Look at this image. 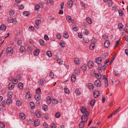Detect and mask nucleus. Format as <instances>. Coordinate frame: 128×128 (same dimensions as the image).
<instances>
[{
  "mask_svg": "<svg viewBox=\"0 0 128 128\" xmlns=\"http://www.w3.org/2000/svg\"><path fill=\"white\" fill-rule=\"evenodd\" d=\"M93 63L92 61H90L88 64V66L89 68H92L93 65Z\"/></svg>",
  "mask_w": 128,
  "mask_h": 128,
  "instance_id": "a211bd4d",
  "label": "nucleus"
},
{
  "mask_svg": "<svg viewBox=\"0 0 128 128\" xmlns=\"http://www.w3.org/2000/svg\"><path fill=\"white\" fill-rule=\"evenodd\" d=\"M50 76L52 79L54 78V74L52 72H51L50 73Z\"/></svg>",
  "mask_w": 128,
  "mask_h": 128,
  "instance_id": "4d7b16f0",
  "label": "nucleus"
},
{
  "mask_svg": "<svg viewBox=\"0 0 128 128\" xmlns=\"http://www.w3.org/2000/svg\"><path fill=\"white\" fill-rule=\"evenodd\" d=\"M43 125L44 128H48V124L46 122H44Z\"/></svg>",
  "mask_w": 128,
  "mask_h": 128,
  "instance_id": "13d9d810",
  "label": "nucleus"
},
{
  "mask_svg": "<svg viewBox=\"0 0 128 128\" xmlns=\"http://www.w3.org/2000/svg\"><path fill=\"white\" fill-rule=\"evenodd\" d=\"M0 126L2 128H5V125L2 122H0Z\"/></svg>",
  "mask_w": 128,
  "mask_h": 128,
  "instance_id": "a18cd8bd",
  "label": "nucleus"
},
{
  "mask_svg": "<svg viewBox=\"0 0 128 128\" xmlns=\"http://www.w3.org/2000/svg\"><path fill=\"white\" fill-rule=\"evenodd\" d=\"M66 18L67 21L69 22H70L72 20L71 17L70 16H67Z\"/></svg>",
  "mask_w": 128,
  "mask_h": 128,
  "instance_id": "c85d7f7f",
  "label": "nucleus"
},
{
  "mask_svg": "<svg viewBox=\"0 0 128 128\" xmlns=\"http://www.w3.org/2000/svg\"><path fill=\"white\" fill-rule=\"evenodd\" d=\"M20 52L22 53L24 52L26 50L25 47L23 46L20 47Z\"/></svg>",
  "mask_w": 128,
  "mask_h": 128,
  "instance_id": "f3484780",
  "label": "nucleus"
},
{
  "mask_svg": "<svg viewBox=\"0 0 128 128\" xmlns=\"http://www.w3.org/2000/svg\"><path fill=\"white\" fill-rule=\"evenodd\" d=\"M14 84L12 83H10L8 85V88L10 90H12L14 88Z\"/></svg>",
  "mask_w": 128,
  "mask_h": 128,
  "instance_id": "4468645a",
  "label": "nucleus"
},
{
  "mask_svg": "<svg viewBox=\"0 0 128 128\" xmlns=\"http://www.w3.org/2000/svg\"><path fill=\"white\" fill-rule=\"evenodd\" d=\"M42 109L45 111H46L48 110V106L47 105L44 104L42 106Z\"/></svg>",
  "mask_w": 128,
  "mask_h": 128,
  "instance_id": "2f4dec72",
  "label": "nucleus"
},
{
  "mask_svg": "<svg viewBox=\"0 0 128 128\" xmlns=\"http://www.w3.org/2000/svg\"><path fill=\"white\" fill-rule=\"evenodd\" d=\"M86 120H81L80 122L79 125V127L80 128H83L84 126V123L85 122Z\"/></svg>",
  "mask_w": 128,
  "mask_h": 128,
  "instance_id": "1a4fd4ad",
  "label": "nucleus"
},
{
  "mask_svg": "<svg viewBox=\"0 0 128 128\" xmlns=\"http://www.w3.org/2000/svg\"><path fill=\"white\" fill-rule=\"evenodd\" d=\"M73 4V2L72 0H70L69 1L68 3V7L69 8H71Z\"/></svg>",
  "mask_w": 128,
  "mask_h": 128,
  "instance_id": "a878e982",
  "label": "nucleus"
},
{
  "mask_svg": "<svg viewBox=\"0 0 128 128\" xmlns=\"http://www.w3.org/2000/svg\"><path fill=\"white\" fill-rule=\"evenodd\" d=\"M75 92L76 95H79L80 94V92L78 88H76V89Z\"/></svg>",
  "mask_w": 128,
  "mask_h": 128,
  "instance_id": "79ce46f5",
  "label": "nucleus"
},
{
  "mask_svg": "<svg viewBox=\"0 0 128 128\" xmlns=\"http://www.w3.org/2000/svg\"><path fill=\"white\" fill-rule=\"evenodd\" d=\"M72 29L74 31H76L78 30L77 26L76 25H74L72 27Z\"/></svg>",
  "mask_w": 128,
  "mask_h": 128,
  "instance_id": "4c0bfd02",
  "label": "nucleus"
},
{
  "mask_svg": "<svg viewBox=\"0 0 128 128\" xmlns=\"http://www.w3.org/2000/svg\"><path fill=\"white\" fill-rule=\"evenodd\" d=\"M76 79V76L74 74H73L72 75L71 77V81L72 82H74Z\"/></svg>",
  "mask_w": 128,
  "mask_h": 128,
  "instance_id": "2eb2a0df",
  "label": "nucleus"
},
{
  "mask_svg": "<svg viewBox=\"0 0 128 128\" xmlns=\"http://www.w3.org/2000/svg\"><path fill=\"white\" fill-rule=\"evenodd\" d=\"M86 65L85 64H83L82 67V69L84 71L86 70Z\"/></svg>",
  "mask_w": 128,
  "mask_h": 128,
  "instance_id": "a19ab883",
  "label": "nucleus"
},
{
  "mask_svg": "<svg viewBox=\"0 0 128 128\" xmlns=\"http://www.w3.org/2000/svg\"><path fill=\"white\" fill-rule=\"evenodd\" d=\"M14 14V11L12 10H11L9 12V14L10 16L13 15Z\"/></svg>",
  "mask_w": 128,
  "mask_h": 128,
  "instance_id": "5fc2aeb1",
  "label": "nucleus"
},
{
  "mask_svg": "<svg viewBox=\"0 0 128 128\" xmlns=\"http://www.w3.org/2000/svg\"><path fill=\"white\" fill-rule=\"evenodd\" d=\"M24 84L22 82H20L18 84V87L20 90L22 89L23 88Z\"/></svg>",
  "mask_w": 128,
  "mask_h": 128,
  "instance_id": "6ab92c4d",
  "label": "nucleus"
},
{
  "mask_svg": "<svg viewBox=\"0 0 128 128\" xmlns=\"http://www.w3.org/2000/svg\"><path fill=\"white\" fill-rule=\"evenodd\" d=\"M44 38L45 40H48L49 39V38L48 36L46 34H45L44 35Z\"/></svg>",
  "mask_w": 128,
  "mask_h": 128,
  "instance_id": "338daca9",
  "label": "nucleus"
},
{
  "mask_svg": "<svg viewBox=\"0 0 128 128\" xmlns=\"http://www.w3.org/2000/svg\"><path fill=\"white\" fill-rule=\"evenodd\" d=\"M46 82L45 80L44 79L42 78L40 79V80L38 81V82L39 85H42L44 84V82Z\"/></svg>",
  "mask_w": 128,
  "mask_h": 128,
  "instance_id": "6e6552de",
  "label": "nucleus"
},
{
  "mask_svg": "<svg viewBox=\"0 0 128 128\" xmlns=\"http://www.w3.org/2000/svg\"><path fill=\"white\" fill-rule=\"evenodd\" d=\"M64 37L65 38H68V33L67 32H64L63 34Z\"/></svg>",
  "mask_w": 128,
  "mask_h": 128,
  "instance_id": "b1692460",
  "label": "nucleus"
},
{
  "mask_svg": "<svg viewBox=\"0 0 128 128\" xmlns=\"http://www.w3.org/2000/svg\"><path fill=\"white\" fill-rule=\"evenodd\" d=\"M86 21L89 24H91L92 23L91 20L89 18H86Z\"/></svg>",
  "mask_w": 128,
  "mask_h": 128,
  "instance_id": "de8ad7c7",
  "label": "nucleus"
},
{
  "mask_svg": "<svg viewBox=\"0 0 128 128\" xmlns=\"http://www.w3.org/2000/svg\"><path fill=\"white\" fill-rule=\"evenodd\" d=\"M46 54L50 57L52 56V54L51 52L49 51H48L47 52Z\"/></svg>",
  "mask_w": 128,
  "mask_h": 128,
  "instance_id": "c756f323",
  "label": "nucleus"
},
{
  "mask_svg": "<svg viewBox=\"0 0 128 128\" xmlns=\"http://www.w3.org/2000/svg\"><path fill=\"white\" fill-rule=\"evenodd\" d=\"M6 28V26L4 24H2L0 26V29L1 30H3L4 31Z\"/></svg>",
  "mask_w": 128,
  "mask_h": 128,
  "instance_id": "f8f14e48",
  "label": "nucleus"
},
{
  "mask_svg": "<svg viewBox=\"0 0 128 128\" xmlns=\"http://www.w3.org/2000/svg\"><path fill=\"white\" fill-rule=\"evenodd\" d=\"M83 34L84 35H87L88 34V32L87 30L85 29L83 32Z\"/></svg>",
  "mask_w": 128,
  "mask_h": 128,
  "instance_id": "ea45409f",
  "label": "nucleus"
},
{
  "mask_svg": "<svg viewBox=\"0 0 128 128\" xmlns=\"http://www.w3.org/2000/svg\"><path fill=\"white\" fill-rule=\"evenodd\" d=\"M40 51L39 49H36L35 50L34 52V54L36 56L38 55L40 53Z\"/></svg>",
  "mask_w": 128,
  "mask_h": 128,
  "instance_id": "aec40b11",
  "label": "nucleus"
},
{
  "mask_svg": "<svg viewBox=\"0 0 128 128\" xmlns=\"http://www.w3.org/2000/svg\"><path fill=\"white\" fill-rule=\"evenodd\" d=\"M40 112L36 111L35 113L36 115L38 118H39L40 116Z\"/></svg>",
  "mask_w": 128,
  "mask_h": 128,
  "instance_id": "473e14b6",
  "label": "nucleus"
},
{
  "mask_svg": "<svg viewBox=\"0 0 128 128\" xmlns=\"http://www.w3.org/2000/svg\"><path fill=\"white\" fill-rule=\"evenodd\" d=\"M19 117L21 119L23 120H24L25 118V116L23 113H20V114Z\"/></svg>",
  "mask_w": 128,
  "mask_h": 128,
  "instance_id": "ddd939ff",
  "label": "nucleus"
},
{
  "mask_svg": "<svg viewBox=\"0 0 128 128\" xmlns=\"http://www.w3.org/2000/svg\"><path fill=\"white\" fill-rule=\"evenodd\" d=\"M30 92H28L27 94L26 95V99L28 100L29 98H30Z\"/></svg>",
  "mask_w": 128,
  "mask_h": 128,
  "instance_id": "c9c22d12",
  "label": "nucleus"
},
{
  "mask_svg": "<svg viewBox=\"0 0 128 128\" xmlns=\"http://www.w3.org/2000/svg\"><path fill=\"white\" fill-rule=\"evenodd\" d=\"M6 52L8 55L11 56L12 54L13 50L12 48L11 47L8 48L6 50Z\"/></svg>",
  "mask_w": 128,
  "mask_h": 128,
  "instance_id": "f03ea898",
  "label": "nucleus"
},
{
  "mask_svg": "<svg viewBox=\"0 0 128 128\" xmlns=\"http://www.w3.org/2000/svg\"><path fill=\"white\" fill-rule=\"evenodd\" d=\"M94 84L96 86L99 87L100 86L101 83L99 80H97L95 81Z\"/></svg>",
  "mask_w": 128,
  "mask_h": 128,
  "instance_id": "20e7f679",
  "label": "nucleus"
},
{
  "mask_svg": "<svg viewBox=\"0 0 128 128\" xmlns=\"http://www.w3.org/2000/svg\"><path fill=\"white\" fill-rule=\"evenodd\" d=\"M103 76V79L105 80L104 81L105 86L106 88H107L108 86V82L107 78L105 76L102 75Z\"/></svg>",
  "mask_w": 128,
  "mask_h": 128,
  "instance_id": "7ed1b4c3",
  "label": "nucleus"
},
{
  "mask_svg": "<svg viewBox=\"0 0 128 128\" xmlns=\"http://www.w3.org/2000/svg\"><path fill=\"white\" fill-rule=\"evenodd\" d=\"M123 25L121 23H119L118 25V27L119 30H121L123 28Z\"/></svg>",
  "mask_w": 128,
  "mask_h": 128,
  "instance_id": "bb28decb",
  "label": "nucleus"
},
{
  "mask_svg": "<svg viewBox=\"0 0 128 128\" xmlns=\"http://www.w3.org/2000/svg\"><path fill=\"white\" fill-rule=\"evenodd\" d=\"M12 20L13 18L11 17H9L7 19L9 23H12L13 22Z\"/></svg>",
  "mask_w": 128,
  "mask_h": 128,
  "instance_id": "e433bc0d",
  "label": "nucleus"
},
{
  "mask_svg": "<svg viewBox=\"0 0 128 128\" xmlns=\"http://www.w3.org/2000/svg\"><path fill=\"white\" fill-rule=\"evenodd\" d=\"M2 103V105H0V110H3L4 108H2V106L4 108L5 106H4V105H5L6 103V101L5 100H3Z\"/></svg>",
  "mask_w": 128,
  "mask_h": 128,
  "instance_id": "9d476101",
  "label": "nucleus"
},
{
  "mask_svg": "<svg viewBox=\"0 0 128 128\" xmlns=\"http://www.w3.org/2000/svg\"><path fill=\"white\" fill-rule=\"evenodd\" d=\"M12 92H9L8 94V97L9 98H11L12 97Z\"/></svg>",
  "mask_w": 128,
  "mask_h": 128,
  "instance_id": "052dcab7",
  "label": "nucleus"
},
{
  "mask_svg": "<svg viewBox=\"0 0 128 128\" xmlns=\"http://www.w3.org/2000/svg\"><path fill=\"white\" fill-rule=\"evenodd\" d=\"M12 102V100L10 98H8L6 101V103L8 105L11 104Z\"/></svg>",
  "mask_w": 128,
  "mask_h": 128,
  "instance_id": "dca6fc26",
  "label": "nucleus"
},
{
  "mask_svg": "<svg viewBox=\"0 0 128 128\" xmlns=\"http://www.w3.org/2000/svg\"><path fill=\"white\" fill-rule=\"evenodd\" d=\"M56 36L57 38L59 39H60L62 37V36L60 34H57Z\"/></svg>",
  "mask_w": 128,
  "mask_h": 128,
  "instance_id": "bf43d9fd",
  "label": "nucleus"
},
{
  "mask_svg": "<svg viewBox=\"0 0 128 128\" xmlns=\"http://www.w3.org/2000/svg\"><path fill=\"white\" fill-rule=\"evenodd\" d=\"M74 73L77 75H79L80 72V71L78 69L76 68L74 70Z\"/></svg>",
  "mask_w": 128,
  "mask_h": 128,
  "instance_id": "393cba45",
  "label": "nucleus"
},
{
  "mask_svg": "<svg viewBox=\"0 0 128 128\" xmlns=\"http://www.w3.org/2000/svg\"><path fill=\"white\" fill-rule=\"evenodd\" d=\"M23 15L24 16H28L30 14V13L26 11L23 12Z\"/></svg>",
  "mask_w": 128,
  "mask_h": 128,
  "instance_id": "c03bdc74",
  "label": "nucleus"
},
{
  "mask_svg": "<svg viewBox=\"0 0 128 128\" xmlns=\"http://www.w3.org/2000/svg\"><path fill=\"white\" fill-rule=\"evenodd\" d=\"M64 91L66 94H68L69 93V91L67 88H65Z\"/></svg>",
  "mask_w": 128,
  "mask_h": 128,
  "instance_id": "6e6d98bb",
  "label": "nucleus"
},
{
  "mask_svg": "<svg viewBox=\"0 0 128 128\" xmlns=\"http://www.w3.org/2000/svg\"><path fill=\"white\" fill-rule=\"evenodd\" d=\"M99 95V93L97 90H95L94 92L93 96L95 98H96L98 97Z\"/></svg>",
  "mask_w": 128,
  "mask_h": 128,
  "instance_id": "423d86ee",
  "label": "nucleus"
},
{
  "mask_svg": "<svg viewBox=\"0 0 128 128\" xmlns=\"http://www.w3.org/2000/svg\"><path fill=\"white\" fill-rule=\"evenodd\" d=\"M39 42L40 45L41 46H43L44 44V42L42 40H39Z\"/></svg>",
  "mask_w": 128,
  "mask_h": 128,
  "instance_id": "37998d69",
  "label": "nucleus"
},
{
  "mask_svg": "<svg viewBox=\"0 0 128 128\" xmlns=\"http://www.w3.org/2000/svg\"><path fill=\"white\" fill-rule=\"evenodd\" d=\"M40 7V6L38 5H35L34 8L35 10L36 11H38L39 10Z\"/></svg>",
  "mask_w": 128,
  "mask_h": 128,
  "instance_id": "58836bf2",
  "label": "nucleus"
},
{
  "mask_svg": "<svg viewBox=\"0 0 128 128\" xmlns=\"http://www.w3.org/2000/svg\"><path fill=\"white\" fill-rule=\"evenodd\" d=\"M40 120H34V124L36 126H38L40 124Z\"/></svg>",
  "mask_w": 128,
  "mask_h": 128,
  "instance_id": "f704fd0d",
  "label": "nucleus"
},
{
  "mask_svg": "<svg viewBox=\"0 0 128 128\" xmlns=\"http://www.w3.org/2000/svg\"><path fill=\"white\" fill-rule=\"evenodd\" d=\"M95 76L96 78L99 79L101 78L102 76L100 74H98V73L96 74H95Z\"/></svg>",
  "mask_w": 128,
  "mask_h": 128,
  "instance_id": "7c9ffc66",
  "label": "nucleus"
},
{
  "mask_svg": "<svg viewBox=\"0 0 128 128\" xmlns=\"http://www.w3.org/2000/svg\"><path fill=\"white\" fill-rule=\"evenodd\" d=\"M41 20H37L35 22L36 24H39L40 23Z\"/></svg>",
  "mask_w": 128,
  "mask_h": 128,
  "instance_id": "e2e57ef3",
  "label": "nucleus"
},
{
  "mask_svg": "<svg viewBox=\"0 0 128 128\" xmlns=\"http://www.w3.org/2000/svg\"><path fill=\"white\" fill-rule=\"evenodd\" d=\"M74 62L75 63L77 64H80V62L78 58H74Z\"/></svg>",
  "mask_w": 128,
  "mask_h": 128,
  "instance_id": "5701e85b",
  "label": "nucleus"
},
{
  "mask_svg": "<svg viewBox=\"0 0 128 128\" xmlns=\"http://www.w3.org/2000/svg\"><path fill=\"white\" fill-rule=\"evenodd\" d=\"M30 105L32 109H33L34 108V104L33 102H30Z\"/></svg>",
  "mask_w": 128,
  "mask_h": 128,
  "instance_id": "72a5a7b5",
  "label": "nucleus"
},
{
  "mask_svg": "<svg viewBox=\"0 0 128 128\" xmlns=\"http://www.w3.org/2000/svg\"><path fill=\"white\" fill-rule=\"evenodd\" d=\"M16 77L18 80H21L22 79V76L20 75H17Z\"/></svg>",
  "mask_w": 128,
  "mask_h": 128,
  "instance_id": "0e129e2a",
  "label": "nucleus"
},
{
  "mask_svg": "<svg viewBox=\"0 0 128 128\" xmlns=\"http://www.w3.org/2000/svg\"><path fill=\"white\" fill-rule=\"evenodd\" d=\"M102 64H100L98 66V71H100L102 70Z\"/></svg>",
  "mask_w": 128,
  "mask_h": 128,
  "instance_id": "864d4df0",
  "label": "nucleus"
},
{
  "mask_svg": "<svg viewBox=\"0 0 128 128\" xmlns=\"http://www.w3.org/2000/svg\"><path fill=\"white\" fill-rule=\"evenodd\" d=\"M89 88L90 90H92L94 88V86L93 84L90 83L89 84Z\"/></svg>",
  "mask_w": 128,
  "mask_h": 128,
  "instance_id": "412c9836",
  "label": "nucleus"
},
{
  "mask_svg": "<svg viewBox=\"0 0 128 128\" xmlns=\"http://www.w3.org/2000/svg\"><path fill=\"white\" fill-rule=\"evenodd\" d=\"M118 13L120 16H122L124 14L123 12L121 10H119L118 11Z\"/></svg>",
  "mask_w": 128,
  "mask_h": 128,
  "instance_id": "09e8293b",
  "label": "nucleus"
},
{
  "mask_svg": "<svg viewBox=\"0 0 128 128\" xmlns=\"http://www.w3.org/2000/svg\"><path fill=\"white\" fill-rule=\"evenodd\" d=\"M17 43L19 45H21V44L22 43V41L21 40H17Z\"/></svg>",
  "mask_w": 128,
  "mask_h": 128,
  "instance_id": "69168bd1",
  "label": "nucleus"
},
{
  "mask_svg": "<svg viewBox=\"0 0 128 128\" xmlns=\"http://www.w3.org/2000/svg\"><path fill=\"white\" fill-rule=\"evenodd\" d=\"M52 105L53 106H55L56 104L58 103V101L56 99H54L52 100Z\"/></svg>",
  "mask_w": 128,
  "mask_h": 128,
  "instance_id": "4be33fe9",
  "label": "nucleus"
},
{
  "mask_svg": "<svg viewBox=\"0 0 128 128\" xmlns=\"http://www.w3.org/2000/svg\"><path fill=\"white\" fill-rule=\"evenodd\" d=\"M84 114V115H82L81 118V120H83V119H84V120H87V117L89 115V112H86Z\"/></svg>",
  "mask_w": 128,
  "mask_h": 128,
  "instance_id": "f257e3e1",
  "label": "nucleus"
},
{
  "mask_svg": "<svg viewBox=\"0 0 128 128\" xmlns=\"http://www.w3.org/2000/svg\"><path fill=\"white\" fill-rule=\"evenodd\" d=\"M22 104V102L20 100H18L16 101V105L19 106H20Z\"/></svg>",
  "mask_w": 128,
  "mask_h": 128,
  "instance_id": "603ef678",
  "label": "nucleus"
},
{
  "mask_svg": "<svg viewBox=\"0 0 128 128\" xmlns=\"http://www.w3.org/2000/svg\"><path fill=\"white\" fill-rule=\"evenodd\" d=\"M95 102V100H92L90 102V104L91 106H92L94 104Z\"/></svg>",
  "mask_w": 128,
  "mask_h": 128,
  "instance_id": "8fccbe9b",
  "label": "nucleus"
},
{
  "mask_svg": "<svg viewBox=\"0 0 128 128\" xmlns=\"http://www.w3.org/2000/svg\"><path fill=\"white\" fill-rule=\"evenodd\" d=\"M80 110L82 113L84 114L86 112H83V110H86V109L84 107H82L81 108Z\"/></svg>",
  "mask_w": 128,
  "mask_h": 128,
  "instance_id": "49530a36",
  "label": "nucleus"
},
{
  "mask_svg": "<svg viewBox=\"0 0 128 128\" xmlns=\"http://www.w3.org/2000/svg\"><path fill=\"white\" fill-rule=\"evenodd\" d=\"M56 127V125L54 123L52 124L50 126L51 128H55Z\"/></svg>",
  "mask_w": 128,
  "mask_h": 128,
  "instance_id": "774afa93",
  "label": "nucleus"
},
{
  "mask_svg": "<svg viewBox=\"0 0 128 128\" xmlns=\"http://www.w3.org/2000/svg\"><path fill=\"white\" fill-rule=\"evenodd\" d=\"M102 59L101 58L98 57L95 60V62L98 64H100L102 62Z\"/></svg>",
  "mask_w": 128,
  "mask_h": 128,
  "instance_id": "0eeeda50",
  "label": "nucleus"
},
{
  "mask_svg": "<svg viewBox=\"0 0 128 128\" xmlns=\"http://www.w3.org/2000/svg\"><path fill=\"white\" fill-rule=\"evenodd\" d=\"M110 45V42L109 40H106L104 43V45L105 47L106 48H107Z\"/></svg>",
  "mask_w": 128,
  "mask_h": 128,
  "instance_id": "9b49d317",
  "label": "nucleus"
},
{
  "mask_svg": "<svg viewBox=\"0 0 128 128\" xmlns=\"http://www.w3.org/2000/svg\"><path fill=\"white\" fill-rule=\"evenodd\" d=\"M60 46L62 48L64 47L65 46V44L64 42L62 40H60Z\"/></svg>",
  "mask_w": 128,
  "mask_h": 128,
  "instance_id": "cd10ccee",
  "label": "nucleus"
},
{
  "mask_svg": "<svg viewBox=\"0 0 128 128\" xmlns=\"http://www.w3.org/2000/svg\"><path fill=\"white\" fill-rule=\"evenodd\" d=\"M60 114L59 112H57L55 116L57 118H59L60 117Z\"/></svg>",
  "mask_w": 128,
  "mask_h": 128,
  "instance_id": "680f3d73",
  "label": "nucleus"
},
{
  "mask_svg": "<svg viewBox=\"0 0 128 128\" xmlns=\"http://www.w3.org/2000/svg\"><path fill=\"white\" fill-rule=\"evenodd\" d=\"M34 98L36 100L38 101L40 100L41 97L39 94L36 93V94L35 95Z\"/></svg>",
  "mask_w": 128,
  "mask_h": 128,
  "instance_id": "39448f33",
  "label": "nucleus"
},
{
  "mask_svg": "<svg viewBox=\"0 0 128 128\" xmlns=\"http://www.w3.org/2000/svg\"><path fill=\"white\" fill-rule=\"evenodd\" d=\"M108 4L109 6H112V2L111 0H109L108 2Z\"/></svg>",
  "mask_w": 128,
  "mask_h": 128,
  "instance_id": "3c124183",
  "label": "nucleus"
}]
</instances>
